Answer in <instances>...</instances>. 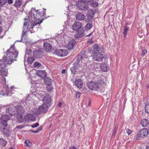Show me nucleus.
Listing matches in <instances>:
<instances>
[{
  "instance_id": "obj_46",
  "label": "nucleus",
  "mask_w": 149,
  "mask_h": 149,
  "mask_svg": "<svg viewBox=\"0 0 149 149\" xmlns=\"http://www.w3.org/2000/svg\"><path fill=\"white\" fill-rule=\"evenodd\" d=\"M87 42L88 43H89L90 44L93 43V41H92V39H90L89 40H88Z\"/></svg>"
},
{
  "instance_id": "obj_32",
  "label": "nucleus",
  "mask_w": 149,
  "mask_h": 149,
  "mask_svg": "<svg viewBox=\"0 0 149 149\" xmlns=\"http://www.w3.org/2000/svg\"><path fill=\"white\" fill-rule=\"evenodd\" d=\"M35 11L38 15H40V16H43L45 14V11L44 10L43 12V14L42 15H41V14L40 13L41 12L39 10H36Z\"/></svg>"
},
{
  "instance_id": "obj_42",
  "label": "nucleus",
  "mask_w": 149,
  "mask_h": 149,
  "mask_svg": "<svg viewBox=\"0 0 149 149\" xmlns=\"http://www.w3.org/2000/svg\"><path fill=\"white\" fill-rule=\"evenodd\" d=\"M126 132L129 135L132 133V131L129 129H127L126 130Z\"/></svg>"
},
{
  "instance_id": "obj_59",
  "label": "nucleus",
  "mask_w": 149,
  "mask_h": 149,
  "mask_svg": "<svg viewBox=\"0 0 149 149\" xmlns=\"http://www.w3.org/2000/svg\"><path fill=\"white\" fill-rule=\"evenodd\" d=\"M102 49V52L104 50V49L103 48H102V49Z\"/></svg>"
},
{
  "instance_id": "obj_15",
  "label": "nucleus",
  "mask_w": 149,
  "mask_h": 149,
  "mask_svg": "<svg viewBox=\"0 0 149 149\" xmlns=\"http://www.w3.org/2000/svg\"><path fill=\"white\" fill-rule=\"evenodd\" d=\"M100 67L101 70L103 71L107 72L109 70V65L106 63H103L100 64Z\"/></svg>"
},
{
  "instance_id": "obj_20",
  "label": "nucleus",
  "mask_w": 149,
  "mask_h": 149,
  "mask_svg": "<svg viewBox=\"0 0 149 149\" xmlns=\"http://www.w3.org/2000/svg\"><path fill=\"white\" fill-rule=\"evenodd\" d=\"M76 19L78 20H84L86 16L84 14L80 13H77L76 15Z\"/></svg>"
},
{
  "instance_id": "obj_37",
  "label": "nucleus",
  "mask_w": 149,
  "mask_h": 149,
  "mask_svg": "<svg viewBox=\"0 0 149 149\" xmlns=\"http://www.w3.org/2000/svg\"><path fill=\"white\" fill-rule=\"evenodd\" d=\"M25 143L26 145L29 147H30L32 145L31 142L29 140H26L25 141Z\"/></svg>"
},
{
  "instance_id": "obj_22",
  "label": "nucleus",
  "mask_w": 149,
  "mask_h": 149,
  "mask_svg": "<svg viewBox=\"0 0 149 149\" xmlns=\"http://www.w3.org/2000/svg\"><path fill=\"white\" fill-rule=\"evenodd\" d=\"M75 85L78 88H81L83 86L82 81L80 79H77L75 82Z\"/></svg>"
},
{
  "instance_id": "obj_10",
  "label": "nucleus",
  "mask_w": 149,
  "mask_h": 149,
  "mask_svg": "<svg viewBox=\"0 0 149 149\" xmlns=\"http://www.w3.org/2000/svg\"><path fill=\"white\" fill-rule=\"evenodd\" d=\"M86 51L85 50H83L80 54L79 55L77 58V60L78 61H84L86 62L87 60V57L85 54Z\"/></svg>"
},
{
  "instance_id": "obj_30",
  "label": "nucleus",
  "mask_w": 149,
  "mask_h": 149,
  "mask_svg": "<svg viewBox=\"0 0 149 149\" xmlns=\"http://www.w3.org/2000/svg\"><path fill=\"white\" fill-rule=\"evenodd\" d=\"M93 25L91 23H88L85 26V28L87 30H89L92 27Z\"/></svg>"
},
{
  "instance_id": "obj_55",
  "label": "nucleus",
  "mask_w": 149,
  "mask_h": 149,
  "mask_svg": "<svg viewBox=\"0 0 149 149\" xmlns=\"http://www.w3.org/2000/svg\"><path fill=\"white\" fill-rule=\"evenodd\" d=\"M92 34V33H90L89 34L87 35L86 36H90Z\"/></svg>"
},
{
  "instance_id": "obj_61",
  "label": "nucleus",
  "mask_w": 149,
  "mask_h": 149,
  "mask_svg": "<svg viewBox=\"0 0 149 149\" xmlns=\"http://www.w3.org/2000/svg\"><path fill=\"white\" fill-rule=\"evenodd\" d=\"M147 149H149V146L147 147Z\"/></svg>"
},
{
  "instance_id": "obj_7",
  "label": "nucleus",
  "mask_w": 149,
  "mask_h": 149,
  "mask_svg": "<svg viewBox=\"0 0 149 149\" xmlns=\"http://www.w3.org/2000/svg\"><path fill=\"white\" fill-rule=\"evenodd\" d=\"M77 6V7L81 10H86L88 8V5L83 1L79 2Z\"/></svg>"
},
{
  "instance_id": "obj_5",
  "label": "nucleus",
  "mask_w": 149,
  "mask_h": 149,
  "mask_svg": "<svg viewBox=\"0 0 149 149\" xmlns=\"http://www.w3.org/2000/svg\"><path fill=\"white\" fill-rule=\"evenodd\" d=\"M44 94L40 95L41 99L43 102V103L45 104H49L51 102V97L49 95L45 93H43Z\"/></svg>"
},
{
  "instance_id": "obj_41",
  "label": "nucleus",
  "mask_w": 149,
  "mask_h": 149,
  "mask_svg": "<svg viewBox=\"0 0 149 149\" xmlns=\"http://www.w3.org/2000/svg\"><path fill=\"white\" fill-rule=\"evenodd\" d=\"M39 125V123H37L32 125L31 127L32 128H34L37 127Z\"/></svg>"
},
{
  "instance_id": "obj_56",
  "label": "nucleus",
  "mask_w": 149,
  "mask_h": 149,
  "mask_svg": "<svg viewBox=\"0 0 149 149\" xmlns=\"http://www.w3.org/2000/svg\"><path fill=\"white\" fill-rule=\"evenodd\" d=\"M39 131H38V130H37L36 131H34V133H37Z\"/></svg>"
},
{
  "instance_id": "obj_35",
  "label": "nucleus",
  "mask_w": 149,
  "mask_h": 149,
  "mask_svg": "<svg viewBox=\"0 0 149 149\" xmlns=\"http://www.w3.org/2000/svg\"><path fill=\"white\" fill-rule=\"evenodd\" d=\"M118 126L116 125L115 126L112 134V136H114L115 135L118 129Z\"/></svg>"
},
{
  "instance_id": "obj_24",
  "label": "nucleus",
  "mask_w": 149,
  "mask_h": 149,
  "mask_svg": "<svg viewBox=\"0 0 149 149\" xmlns=\"http://www.w3.org/2000/svg\"><path fill=\"white\" fill-rule=\"evenodd\" d=\"M149 124L148 121L146 119H142L141 122V124L143 127H145L147 126Z\"/></svg>"
},
{
  "instance_id": "obj_27",
  "label": "nucleus",
  "mask_w": 149,
  "mask_h": 149,
  "mask_svg": "<svg viewBox=\"0 0 149 149\" xmlns=\"http://www.w3.org/2000/svg\"><path fill=\"white\" fill-rule=\"evenodd\" d=\"M124 29H123V34L125 38L127 34V32L129 30V27L126 26H124Z\"/></svg>"
},
{
  "instance_id": "obj_60",
  "label": "nucleus",
  "mask_w": 149,
  "mask_h": 149,
  "mask_svg": "<svg viewBox=\"0 0 149 149\" xmlns=\"http://www.w3.org/2000/svg\"><path fill=\"white\" fill-rule=\"evenodd\" d=\"M90 104H91V102H89V106H90Z\"/></svg>"
},
{
  "instance_id": "obj_38",
  "label": "nucleus",
  "mask_w": 149,
  "mask_h": 149,
  "mask_svg": "<svg viewBox=\"0 0 149 149\" xmlns=\"http://www.w3.org/2000/svg\"><path fill=\"white\" fill-rule=\"evenodd\" d=\"M145 110L147 113H149V104L146 105L145 106Z\"/></svg>"
},
{
  "instance_id": "obj_1",
  "label": "nucleus",
  "mask_w": 149,
  "mask_h": 149,
  "mask_svg": "<svg viewBox=\"0 0 149 149\" xmlns=\"http://www.w3.org/2000/svg\"><path fill=\"white\" fill-rule=\"evenodd\" d=\"M6 57L2 59L0 62V75L7 76V70L6 68L13 62L18 55V52L15 48L14 45L6 52Z\"/></svg>"
},
{
  "instance_id": "obj_58",
  "label": "nucleus",
  "mask_w": 149,
  "mask_h": 149,
  "mask_svg": "<svg viewBox=\"0 0 149 149\" xmlns=\"http://www.w3.org/2000/svg\"><path fill=\"white\" fill-rule=\"evenodd\" d=\"M8 149H14V148H13L11 147L9 148Z\"/></svg>"
},
{
  "instance_id": "obj_29",
  "label": "nucleus",
  "mask_w": 149,
  "mask_h": 149,
  "mask_svg": "<svg viewBox=\"0 0 149 149\" xmlns=\"http://www.w3.org/2000/svg\"><path fill=\"white\" fill-rule=\"evenodd\" d=\"M12 94V93H10V92L6 94H4L3 92L0 91V97L4 96L5 95H7V96H10Z\"/></svg>"
},
{
  "instance_id": "obj_49",
  "label": "nucleus",
  "mask_w": 149,
  "mask_h": 149,
  "mask_svg": "<svg viewBox=\"0 0 149 149\" xmlns=\"http://www.w3.org/2000/svg\"><path fill=\"white\" fill-rule=\"evenodd\" d=\"M42 127L41 126H40V127H38V129L37 130L38 131H40L41 130H42Z\"/></svg>"
},
{
  "instance_id": "obj_8",
  "label": "nucleus",
  "mask_w": 149,
  "mask_h": 149,
  "mask_svg": "<svg viewBox=\"0 0 149 149\" xmlns=\"http://www.w3.org/2000/svg\"><path fill=\"white\" fill-rule=\"evenodd\" d=\"M7 126H1L0 129L2 133L6 136H9L10 134V132Z\"/></svg>"
},
{
  "instance_id": "obj_63",
  "label": "nucleus",
  "mask_w": 149,
  "mask_h": 149,
  "mask_svg": "<svg viewBox=\"0 0 149 149\" xmlns=\"http://www.w3.org/2000/svg\"><path fill=\"white\" fill-rule=\"evenodd\" d=\"M0 149H1V146H0Z\"/></svg>"
},
{
  "instance_id": "obj_62",
  "label": "nucleus",
  "mask_w": 149,
  "mask_h": 149,
  "mask_svg": "<svg viewBox=\"0 0 149 149\" xmlns=\"http://www.w3.org/2000/svg\"><path fill=\"white\" fill-rule=\"evenodd\" d=\"M4 81H6V79L4 78Z\"/></svg>"
},
{
  "instance_id": "obj_45",
  "label": "nucleus",
  "mask_w": 149,
  "mask_h": 149,
  "mask_svg": "<svg viewBox=\"0 0 149 149\" xmlns=\"http://www.w3.org/2000/svg\"><path fill=\"white\" fill-rule=\"evenodd\" d=\"M147 51L146 49H144L143 51L142 52V55L143 56H144L147 53Z\"/></svg>"
},
{
  "instance_id": "obj_19",
  "label": "nucleus",
  "mask_w": 149,
  "mask_h": 149,
  "mask_svg": "<svg viewBox=\"0 0 149 149\" xmlns=\"http://www.w3.org/2000/svg\"><path fill=\"white\" fill-rule=\"evenodd\" d=\"M43 46L44 49L47 52L50 51L52 48L51 45L47 42H44Z\"/></svg>"
},
{
  "instance_id": "obj_39",
  "label": "nucleus",
  "mask_w": 149,
  "mask_h": 149,
  "mask_svg": "<svg viewBox=\"0 0 149 149\" xmlns=\"http://www.w3.org/2000/svg\"><path fill=\"white\" fill-rule=\"evenodd\" d=\"M7 2V0H0V5H3L6 4Z\"/></svg>"
},
{
  "instance_id": "obj_6",
  "label": "nucleus",
  "mask_w": 149,
  "mask_h": 149,
  "mask_svg": "<svg viewBox=\"0 0 149 149\" xmlns=\"http://www.w3.org/2000/svg\"><path fill=\"white\" fill-rule=\"evenodd\" d=\"M10 119V117L7 115L4 114L2 116L1 118V126H8L7 122Z\"/></svg>"
},
{
  "instance_id": "obj_23",
  "label": "nucleus",
  "mask_w": 149,
  "mask_h": 149,
  "mask_svg": "<svg viewBox=\"0 0 149 149\" xmlns=\"http://www.w3.org/2000/svg\"><path fill=\"white\" fill-rule=\"evenodd\" d=\"M95 13L92 9L88 10L87 13V16L89 18H92L93 17Z\"/></svg>"
},
{
  "instance_id": "obj_14",
  "label": "nucleus",
  "mask_w": 149,
  "mask_h": 149,
  "mask_svg": "<svg viewBox=\"0 0 149 149\" xmlns=\"http://www.w3.org/2000/svg\"><path fill=\"white\" fill-rule=\"evenodd\" d=\"M81 26V22L76 21L72 25V29L73 30L76 31L79 29Z\"/></svg>"
},
{
  "instance_id": "obj_26",
  "label": "nucleus",
  "mask_w": 149,
  "mask_h": 149,
  "mask_svg": "<svg viewBox=\"0 0 149 149\" xmlns=\"http://www.w3.org/2000/svg\"><path fill=\"white\" fill-rule=\"evenodd\" d=\"M22 4V1L20 0H16L14 4L15 6L17 8L20 7Z\"/></svg>"
},
{
  "instance_id": "obj_54",
  "label": "nucleus",
  "mask_w": 149,
  "mask_h": 149,
  "mask_svg": "<svg viewBox=\"0 0 149 149\" xmlns=\"http://www.w3.org/2000/svg\"><path fill=\"white\" fill-rule=\"evenodd\" d=\"M62 103L61 102H60L58 104V107H61V105H62Z\"/></svg>"
},
{
  "instance_id": "obj_3",
  "label": "nucleus",
  "mask_w": 149,
  "mask_h": 149,
  "mask_svg": "<svg viewBox=\"0 0 149 149\" xmlns=\"http://www.w3.org/2000/svg\"><path fill=\"white\" fill-rule=\"evenodd\" d=\"M48 109V107L47 105L43 103L41 105L39 106L36 114L38 115L40 113H45L47 112Z\"/></svg>"
},
{
  "instance_id": "obj_13",
  "label": "nucleus",
  "mask_w": 149,
  "mask_h": 149,
  "mask_svg": "<svg viewBox=\"0 0 149 149\" xmlns=\"http://www.w3.org/2000/svg\"><path fill=\"white\" fill-rule=\"evenodd\" d=\"M55 53L56 54L60 56H64L68 54V52L67 50L60 49L56 51Z\"/></svg>"
},
{
  "instance_id": "obj_36",
  "label": "nucleus",
  "mask_w": 149,
  "mask_h": 149,
  "mask_svg": "<svg viewBox=\"0 0 149 149\" xmlns=\"http://www.w3.org/2000/svg\"><path fill=\"white\" fill-rule=\"evenodd\" d=\"M76 69H77L76 68L75 66H73L70 69V70L72 73L73 74H75L76 72Z\"/></svg>"
},
{
  "instance_id": "obj_12",
  "label": "nucleus",
  "mask_w": 149,
  "mask_h": 149,
  "mask_svg": "<svg viewBox=\"0 0 149 149\" xmlns=\"http://www.w3.org/2000/svg\"><path fill=\"white\" fill-rule=\"evenodd\" d=\"M43 52L42 49L36 50L33 52V56L36 58H41L43 56Z\"/></svg>"
},
{
  "instance_id": "obj_50",
  "label": "nucleus",
  "mask_w": 149,
  "mask_h": 149,
  "mask_svg": "<svg viewBox=\"0 0 149 149\" xmlns=\"http://www.w3.org/2000/svg\"><path fill=\"white\" fill-rule=\"evenodd\" d=\"M17 128H18V129H21V128H22V127H23V126H22V125H19L18 126H17Z\"/></svg>"
},
{
  "instance_id": "obj_44",
  "label": "nucleus",
  "mask_w": 149,
  "mask_h": 149,
  "mask_svg": "<svg viewBox=\"0 0 149 149\" xmlns=\"http://www.w3.org/2000/svg\"><path fill=\"white\" fill-rule=\"evenodd\" d=\"M98 4L96 2H93L92 3V6L95 7L97 6H98Z\"/></svg>"
},
{
  "instance_id": "obj_47",
  "label": "nucleus",
  "mask_w": 149,
  "mask_h": 149,
  "mask_svg": "<svg viewBox=\"0 0 149 149\" xmlns=\"http://www.w3.org/2000/svg\"><path fill=\"white\" fill-rule=\"evenodd\" d=\"M8 3L10 4H12L13 3V1L12 0H8Z\"/></svg>"
},
{
  "instance_id": "obj_17",
  "label": "nucleus",
  "mask_w": 149,
  "mask_h": 149,
  "mask_svg": "<svg viewBox=\"0 0 149 149\" xmlns=\"http://www.w3.org/2000/svg\"><path fill=\"white\" fill-rule=\"evenodd\" d=\"M75 43V41L74 40L72 39L70 40L69 41V42L67 45V48L68 49H72Z\"/></svg>"
},
{
  "instance_id": "obj_28",
  "label": "nucleus",
  "mask_w": 149,
  "mask_h": 149,
  "mask_svg": "<svg viewBox=\"0 0 149 149\" xmlns=\"http://www.w3.org/2000/svg\"><path fill=\"white\" fill-rule=\"evenodd\" d=\"M0 144L4 147L7 144V142L3 139L0 138Z\"/></svg>"
},
{
  "instance_id": "obj_64",
  "label": "nucleus",
  "mask_w": 149,
  "mask_h": 149,
  "mask_svg": "<svg viewBox=\"0 0 149 149\" xmlns=\"http://www.w3.org/2000/svg\"><path fill=\"white\" fill-rule=\"evenodd\" d=\"M31 53V51H30V53Z\"/></svg>"
},
{
  "instance_id": "obj_48",
  "label": "nucleus",
  "mask_w": 149,
  "mask_h": 149,
  "mask_svg": "<svg viewBox=\"0 0 149 149\" xmlns=\"http://www.w3.org/2000/svg\"><path fill=\"white\" fill-rule=\"evenodd\" d=\"M69 149H77L75 147L73 146H72L70 147Z\"/></svg>"
},
{
  "instance_id": "obj_16",
  "label": "nucleus",
  "mask_w": 149,
  "mask_h": 149,
  "mask_svg": "<svg viewBox=\"0 0 149 149\" xmlns=\"http://www.w3.org/2000/svg\"><path fill=\"white\" fill-rule=\"evenodd\" d=\"M37 74L42 78H44L47 76V73L45 70H40L37 72Z\"/></svg>"
},
{
  "instance_id": "obj_11",
  "label": "nucleus",
  "mask_w": 149,
  "mask_h": 149,
  "mask_svg": "<svg viewBox=\"0 0 149 149\" xmlns=\"http://www.w3.org/2000/svg\"><path fill=\"white\" fill-rule=\"evenodd\" d=\"M93 56V58L94 60L99 61H102L104 58L103 55L99 52L94 53Z\"/></svg>"
},
{
  "instance_id": "obj_34",
  "label": "nucleus",
  "mask_w": 149,
  "mask_h": 149,
  "mask_svg": "<svg viewBox=\"0 0 149 149\" xmlns=\"http://www.w3.org/2000/svg\"><path fill=\"white\" fill-rule=\"evenodd\" d=\"M34 58L33 57H29L27 58V61L29 63L31 64L34 61Z\"/></svg>"
},
{
  "instance_id": "obj_40",
  "label": "nucleus",
  "mask_w": 149,
  "mask_h": 149,
  "mask_svg": "<svg viewBox=\"0 0 149 149\" xmlns=\"http://www.w3.org/2000/svg\"><path fill=\"white\" fill-rule=\"evenodd\" d=\"M28 116H29V118H32L31 119V120H34L35 119V117L34 116L31 114H29Z\"/></svg>"
},
{
  "instance_id": "obj_31",
  "label": "nucleus",
  "mask_w": 149,
  "mask_h": 149,
  "mask_svg": "<svg viewBox=\"0 0 149 149\" xmlns=\"http://www.w3.org/2000/svg\"><path fill=\"white\" fill-rule=\"evenodd\" d=\"M100 47L97 45L96 44L93 47V50L94 51H98L100 50Z\"/></svg>"
},
{
  "instance_id": "obj_52",
  "label": "nucleus",
  "mask_w": 149,
  "mask_h": 149,
  "mask_svg": "<svg viewBox=\"0 0 149 149\" xmlns=\"http://www.w3.org/2000/svg\"><path fill=\"white\" fill-rule=\"evenodd\" d=\"M65 71H66V70L65 69H63V70L62 71V74L65 73Z\"/></svg>"
},
{
  "instance_id": "obj_43",
  "label": "nucleus",
  "mask_w": 149,
  "mask_h": 149,
  "mask_svg": "<svg viewBox=\"0 0 149 149\" xmlns=\"http://www.w3.org/2000/svg\"><path fill=\"white\" fill-rule=\"evenodd\" d=\"M80 92H78L77 93L76 95V98L77 99H78L80 97Z\"/></svg>"
},
{
  "instance_id": "obj_9",
  "label": "nucleus",
  "mask_w": 149,
  "mask_h": 149,
  "mask_svg": "<svg viewBox=\"0 0 149 149\" xmlns=\"http://www.w3.org/2000/svg\"><path fill=\"white\" fill-rule=\"evenodd\" d=\"M147 129L145 128L140 130L137 134L136 139H139V138H144L147 136Z\"/></svg>"
},
{
  "instance_id": "obj_51",
  "label": "nucleus",
  "mask_w": 149,
  "mask_h": 149,
  "mask_svg": "<svg viewBox=\"0 0 149 149\" xmlns=\"http://www.w3.org/2000/svg\"><path fill=\"white\" fill-rule=\"evenodd\" d=\"M2 22V20L1 17L0 16V24H1Z\"/></svg>"
},
{
  "instance_id": "obj_25",
  "label": "nucleus",
  "mask_w": 149,
  "mask_h": 149,
  "mask_svg": "<svg viewBox=\"0 0 149 149\" xmlns=\"http://www.w3.org/2000/svg\"><path fill=\"white\" fill-rule=\"evenodd\" d=\"M100 77V79H98L99 83L101 85H103L104 84L105 78L102 75H101Z\"/></svg>"
},
{
  "instance_id": "obj_21",
  "label": "nucleus",
  "mask_w": 149,
  "mask_h": 149,
  "mask_svg": "<svg viewBox=\"0 0 149 149\" xmlns=\"http://www.w3.org/2000/svg\"><path fill=\"white\" fill-rule=\"evenodd\" d=\"M15 109H17V113L18 115L20 116V117H22V114L24 112L23 108L22 107L18 106L15 107Z\"/></svg>"
},
{
  "instance_id": "obj_33",
  "label": "nucleus",
  "mask_w": 149,
  "mask_h": 149,
  "mask_svg": "<svg viewBox=\"0 0 149 149\" xmlns=\"http://www.w3.org/2000/svg\"><path fill=\"white\" fill-rule=\"evenodd\" d=\"M41 66V63L38 62H35L33 64V66L35 68H39Z\"/></svg>"
},
{
  "instance_id": "obj_4",
  "label": "nucleus",
  "mask_w": 149,
  "mask_h": 149,
  "mask_svg": "<svg viewBox=\"0 0 149 149\" xmlns=\"http://www.w3.org/2000/svg\"><path fill=\"white\" fill-rule=\"evenodd\" d=\"M87 86L90 89L93 90H97L99 88L98 84L94 81L88 82Z\"/></svg>"
},
{
  "instance_id": "obj_2",
  "label": "nucleus",
  "mask_w": 149,
  "mask_h": 149,
  "mask_svg": "<svg viewBox=\"0 0 149 149\" xmlns=\"http://www.w3.org/2000/svg\"><path fill=\"white\" fill-rule=\"evenodd\" d=\"M42 20H41L39 21V20H36V21H35L33 23V24H30L29 23L28 24V25L27 27H26V26H27V22H24V26H23V29L22 31V36H24L25 35L26 33L29 31L28 30L29 28L28 27H29V28H33V27L36 25L37 24H40L42 22Z\"/></svg>"
},
{
  "instance_id": "obj_53",
  "label": "nucleus",
  "mask_w": 149,
  "mask_h": 149,
  "mask_svg": "<svg viewBox=\"0 0 149 149\" xmlns=\"http://www.w3.org/2000/svg\"><path fill=\"white\" fill-rule=\"evenodd\" d=\"M147 134H149V127L148 129H147Z\"/></svg>"
},
{
  "instance_id": "obj_18",
  "label": "nucleus",
  "mask_w": 149,
  "mask_h": 149,
  "mask_svg": "<svg viewBox=\"0 0 149 149\" xmlns=\"http://www.w3.org/2000/svg\"><path fill=\"white\" fill-rule=\"evenodd\" d=\"M85 35L84 32L82 31H77L74 35V37L75 38H79L82 37Z\"/></svg>"
},
{
  "instance_id": "obj_57",
  "label": "nucleus",
  "mask_w": 149,
  "mask_h": 149,
  "mask_svg": "<svg viewBox=\"0 0 149 149\" xmlns=\"http://www.w3.org/2000/svg\"><path fill=\"white\" fill-rule=\"evenodd\" d=\"M31 132H33L34 133V131L32 129H31L29 130Z\"/></svg>"
}]
</instances>
